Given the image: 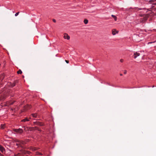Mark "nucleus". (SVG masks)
I'll return each instance as SVG.
<instances>
[{"label":"nucleus","instance_id":"f257e3e1","mask_svg":"<svg viewBox=\"0 0 156 156\" xmlns=\"http://www.w3.org/2000/svg\"><path fill=\"white\" fill-rule=\"evenodd\" d=\"M16 142H17L16 143V145L17 146L22 147H23L22 145L24 144H25V142L24 141L18 140H16Z\"/></svg>","mask_w":156,"mask_h":156},{"label":"nucleus","instance_id":"f03ea898","mask_svg":"<svg viewBox=\"0 0 156 156\" xmlns=\"http://www.w3.org/2000/svg\"><path fill=\"white\" fill-rule=\"evenodd\" d=\"M13 131L20 133H21L23 132V129L20 128H19L18 129H13Z\"/></svg>","mask_w":156,"mask_h":156},{"label":"nucleus","instance_id":"7ed1b4c3","mask_svg":"<svg viewBox=\"0 0 156 156\" xmlns=\"http://www.w3.org/2000/svg\"><path fill=\"white\" fill-rule=\"evenodd\" d=\"M18 81L17 80H15L14 81V82L12 83H10V84L9 85L10 87H12L14 86H15L16 84L18 83Z\"/></svg>","mask_w":156,"mask_h":156},{"label":"nucleus","instance_id":"20e7f679","mask_svg":"<svg viewBox=\"0 0 156 156\" xmlns=\"http://www.w3.org/2000/svg\"><path fill=\"white\" fill-rule=\"evenodd\" d=\"M63 35V37L65 39H67L68 40L70 39V37L67 34L65 33Z\"/></svg>","mask_w":156,"mask_h":156},{"label":"nucleus","instance_id":"39448f33","mask_svg":"<svg viewBox=\"0 0 156 156\" xmlns=\"http://www.w3.org/2000/svg\"><path fill=\"white\" fill-rule=\"evenodd\" d=\"M140 54L139 53H137V52H136V53H135L134 54V58H136L137 57L140 56Z\"/></svg>","mask_w":156,"mask_h":156},{"label":"nucleus","instance_id":"423d86ee","mask_svg":"<svg viewBox=\"0 0 156 156\" xmlns=\"http://www.w3.org/2000/svg\"><path fill=\"white\" fill-rule=\"evenodd\" d=\"M35 124L36 125L40 126H42L43 125V124L42 123L40 122H35Z\"/></svg>","mask_w":156,"mask_h":156},{"label":"nucleus","instance_id":"0eeeda50","mask_svg":"<svg viewBox=\"0 0 156 156\" xmlns=\"http://www.w3.org/2000/svg\"><path fill=\"white\" fill-rule=\"evenodd\" d=\"M0 151L2 153H3L5 151V149L3 147L1 146H0Z\"/></svg>","mask_w":156,"mask_h":156},{"label":"nucleus","instance_id":"6e6552de","mask_svg":"<svg viewBox=\"0 0 156 156\" xmlns=\"http://www.w3.org/2000/svg\"><path fill=\"white\" fill-rule=\"evenodd\" d=\"M118 33V31H116L114 29L112 30V34L113 35H115L116 33Z\"/></svg>","mask_w":156,"mask_h":156},{"label":"nucleus","instance_id":"1a4fd4ad","mask_svg":"<svg viewBox=\"0 0 156 156\" xmlns=\"http://www.w3.org/2000/svg\"><path fill=\"white\" fill-rule=\"evenodd\" d=\"M29 121V120L27 118H25L22 120V122H26Z\"/></svg>","mask_w":156,"mask_h":156},{"label":"nucleus","instance_id":"9d476101","mask_svg":"<svg viewBox=\"0 0 156 156\" xmlns=\"http://www.w3.org/2000/svg\"><path fill=\"white\" fill-rule=\"evenodd\" d=\"M32 115L34 117L36 118L37 116V114L36 113L32 114Z\"/></svg>","mask_w":156,"mask_h":156},{"label":"nucleus","instance_id":"9b49d317","mask_svg":"<svg viewBox=\"0 0 156 156\" xmlns=\"http://www.w3.org/2000/svg\"><path fill=\"white\" fill-rule=\"evenodd\" d=\"M22 71H21V70H20V69H19L17 72V73L18 74H22Z\"/></svg>","mask_w":156,"mask_h":156},{"label":"nucleus","instance_id":"f8f14e48","mask_svg":"<svg viewBox=\"0 0 156 156\" xmlns=\"http://www.w3.org/2000/svg\"><path fill=\"white\" fill-rule=\"evenodd\" d=\"M84 22L85 24H87L88 23V20L87 19L84 20Z\"/></svg>","mask_w":156,"mask_h":156},{"label":"nucleus","instance_id":"ddd939ff","mask_svg":"<svg viewBox=\"0 0 156 156\" xmlns=\"http://www.w3.org/2000/svg\"><path fill=\"white\" fill-rule=\"evenodd\" d=\"M112 16L113 17V18H114L115 20V21H116L117 20V18L115 16L112 15Z\"/></svg>","mask_w":156,"mask_h":156},{"label":"nucleus","instance_id":"4468645a","mask_svg":"<svg viewBox=\"0 0 156 156\" xmlns=\"http://www.w3.org/2000/svg\"><path fill=\"white\" fill-rule=\"evenodd\" d=\"M5 125H4L2 124L1 125V128L4 129L5 128Z\"/></svg>","mask_w":156,"mask_h":156},{"label":"nucleus","instance_id":"2eb2a0df","mask_svg":"<svg viewBox=\"0 0 156 156\" xmlns=\"http://www.w3.org/2000/svg\"><path fill=\"white\" fill-rule=\"evenodd\" d=\"M151 2H156V0H151L150 1Z\"/></svg>","mask_w":156,"mask_h":156},{"label":"nucleus","instance_id":"dca6fc26","mask_svg":"<svg viewBox=\"0 0 156 156\" xmlns=\"http://www.w3.org/2000/svg\"><path fill=\"white\" fill-rule=\"evenodd\" d=\"M23 127H24V130H25L26 131L28 129V128L27 127H26L25 126H24Z\"/></svg>","mask_w":156,"mask_h":156},{"label":"nucleus","instance_id":"f3484780","mask_svg":"<svg viewBox=\"0 0 156 156\" xmlns=\"http://www.w3.org/2000/svg\"><path fill=\"white\" fill-rule=\"evenodd\" d=\"M4 78V76L3 75H2L1 76V78H0V80H2Z\"/></svg>","mask_w":156,"mask_h":156},{"label":"nucleus","instance_id":"a211bd4d","mask_svg":"<svg viewBox=\"0 0 156 156\" xmlns=\"http://www.w3.org/2000/svg\"><path fill=\"white\" fill-rule=\"evenodd\" d=\"M32 149L33 151H35L37 150V148L36 147H33Z\"/></svg>","mask_w":156,"mask_h":156},{"label":"nucleus","instance_id":"6ab92c4d","mask_svg":"<svg viewBox=\"0 0 156 156\" xmlns=\"http://www.w3.org/2000/svg\"><path fill=\"white\" fill-rule=\"evenodd\" d=\"M30 153V152L29 151H26L24 153L25 154H26V153H27L28 154H29Z\"/></svg>","mask_w":156,"mask_h":156},{"label":"nucleus","instance_id":"aec40b11","mask_svg":"<svg viewBox=\"0 0 156 156\" xmlns=\"http://www.w3.org/2000/svg\"><path fill=\"white\" fill-rule=\"evenodd\" d=\"M19 13V12L16 13L15 14V16H18V15Z\"/></svg>","mask_w":156,"mask_h":156},{"label":"nucleus","instance_id":"412c9836","mask_svg":"<svg viewBox=\"0 0 156 156\" xmlns=\"http://www.w3.org/2000/svg\"><path fill=\"white\" fill-rule=\"evenodd\" d=\"M124 73V74H126L127 73V71L126 70H125Z\"/></svg>","mask_w":156,"mask_h":156},{"label":"nucleus","instance_id":"4be33fe9","mask_svg":"<svg viewBox=\"0 0 156 156\" xmlns=\"http://www.w3.org/2000/svg\"><path fill=\"white\" fill-rule=\"evenodd\" d=\"M65 62L67 63H69V61L68 60H65Z\"/></svg>","mask_w":156,"mask_h":156},{"label":"nucleus","instance_id":"5701e85b","mask_svg":"<svg viewBox=\"0 0 156 156\" xmlns=\"http://www.w3.org/2000/svg\"><path fill=\"white\" fill-rule=\"evenodd\" d=\"M52 20H53V22H54V23H55L56 22V20L55 19H53Z\"/></svg>","mask_w":156,"mask_h":156},{"label":"nucleus","instance_id":"b1692460","mask_svg":"<svg viewBox=\"0 0 156 156\" xmlns=\"http://www.w3.org/2000/svg\"><path fill=\"white\" fill-rule=\"evenodd\" d=\"M123 59H121L120 60V62H123Z\"/></svg>","mask_w":156,"mask_h":156},{"label":"nucleus","instance_id":"393cba45","mask_svg":"<svg viewBox=\"0 0 156 156\" xmlns=\"http://www.w3.org/2000/svg\"><path fill=\"white\" fill-rule=\"evenodd\" d=\"M154 3L152 4L153 5H156V2H153Z\"/></svg>","mask_w":156,"mask_h":156},{"label":"nucleus","instance_id":"a878e982","mask_svg":"<svg viewBox=\"0 0 156 156\" xmlns=\"http://www.w3.org/2000/svg\"><path fill=\"white\" fill-rule=\"evenodd\" d=\"M35 128L36 129L40 131V130H39V129L38 127H35Z\"/></svg>","mask_w":156,"mask_h":156},{"label":"nucleus","instance_id":"bb28decb","mask_svg":"<svg viewBox=\"0 0 156 156\" xmlns=\"http://www.w3.org/2000/svg\"><path fill=\"white\" fill-rule=\"evenodd\" d=\"M0 155L1 156H4L2 154L0 153Z\"/></svg>","mask_w":156,"mask_h":156},{"label":"nucleus","instance_id":"cd10ccee","mask_svg":"<svg viewBox=\"0 0 156 156\" xmlns=\"http://www.w3.org/2000/svg\"><path fill=\"white\" fill-rule=\"evenodd\" d=\"M38 154H40V155H42V154H41V153H39H39H38Z\"/></svg>","mask_w":156,"mask_h":156},{"label":"nucleus","instance_id":"c85d7f7f","mask_svg":"<svg viewBox=\"0 0 156 156\" xmlns=\"http://www.w3.org/2000/svg\"><path fill=\"white\" fill-rule=\"evenodd\" d=\"M13 104V103H11L10 104V105H12Z\"/></svg>","mask_w":156,"mask_h":156},{"label":"nucleus","instance_id":"c756f323","mask_svg":"<svg viewBox=\"0 0 156 156\" xmlns=\"http://www.w3.org/2000/svg\"><path fill=\"white\" fill-rule=\"evenodd\" d=\"M120 75L121 76H122V74H121H121H120Z\"/></svg>","mask_w":156,"mask_h":156},{"label":"nucleus","instance_id":"7c9ffc66","mask_svg":"<svg viewBox=\"0 0 156 156\" xmlns=\"http://www.w3.org/2000/svg\"><path fill=\"white\" fill-rule=\"evenodd\" d=\"M151 43V42H149V43H148V44H149V43Z\"/></svg>","mask_w":156,"mask_h":156},{"label":"nucleus","instance_id":"2f4dec72","mask_svg":"<svg viewBox=\"0 0 156 156\" xmlns=\"http://www.w3.org/2000/svg\"><path fill=\"white\" fill-rule=\"evenodd\" d=\"M16 156H18V154H16Z\"/></svg>","mask_w":156,"mask_h":156},{"label":"nucleus","instance_id":"473e14b6","mask_svg":"<svg viewBox=\"0 0 156 156\" xmlns=\"http://www.w3.org/2000/svg\"><path fill=\"white\" fill-rule=\"evenodd\" d=\"M154 7V6H152V7Z\"/></svg>","mask_w":156,"mask_h":156}]
</instances>
